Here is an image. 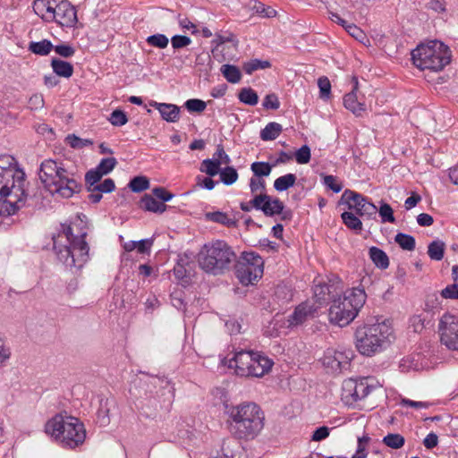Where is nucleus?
Masks as SVG:
<instances>
[{"label": "nucleus", "instance_id": "31", "mask_svg": "<svg viewBox=\"0 0 458 458\" xmlns=\"http://www.w3.org/2000/svg\"><path fill=\"white\" fill-rule=\"evenodd\" d=\"M445 244L440 240L433 241L428 247V254L433 260L439 261L444 258Z\"/></svg>", "mask_w": 458, "mask_h": 458}, {"label": "nucleus", "instance_id": "61", "mask_svg": "<svg viewBox=\"0 0 458 458\" xmlns=\"http://www.w3.org/2000/svg\"><path fill=\"white\" fill-rule=\"evenodd\" d=\"M344 29L352 37H353L354 38L360 42H362L366 38L364 32L354 24L350 23L346 25Z\"/></svg>", "mask_w": 458, "mask_h": 458}, {"label": "nucleus", "instance_id": "27", "mask_svg": "<svg viewBox=\"0 0 458 458\" xmlns=\"http://www.w3.org/2000/svg\"><path fill=\"white\" fill-rule=\"evenodd\" d=\"M51 66L54 72L61 77L70 78L73 73L72 65L66 61L54 58L51 61Z\"/></svg>", "mask_w": 458, "mask_h": 458}, {"label": "nucleus", "instance_id": "8", "mask_svg": "<svg viewBox=\"0 0 458 458\" xmlns=\"http://www.w3.org/2000/svg\"><path fill=\"white\" fill-rule=\"evenodd\" d=\"M274 361L259 352L241 351L228 360V367L243 377H262L272 369Z\"/></svg>", "mask_w": 458, "mask_h": 458}, {"label": "nucleus", "instance_id": "24", "mask_svg": "<svg viewBox=\"0 0 458 458\" xmlns=\"http://www.w3.org/2000/svg\"><path fill=\"white\" fill-rule=\"evenodd\" d=\"M205 218L208 221L217 223L227 227H234L236 225V220L233 217L221 211L208 212L205 214Z\"/></svg>", "mask_w": 458, "mask_h": 458}, {"label": "nucleus", "instance_id": "30", "mask_svg": "<svg viewBox=\"0 0 458 458\" xmlns=\"http://www.w3.org/2000/svg\"><path fill=\"white\" fill-rule=\"evenodd\" d=\"M220 71L228 82L238 83L242 79L241 71L235 65L223 64Z\"/></svg>", "mask_w": 458, "mask_h": 458}, {"label": "nucleus", "instance_id": "32", "mask_svg": "<svg viewBox=\"0 0 458 458\" xmlns=\"http://www.w3.org/2000/svg\"><path fill=\"white\" fill-rule=\"evenodd\" d=\"M421 357L420 354L411 355L403 358L401 360V368L403 370H420L424 368L420 362Z\"/></svg>", "mask_w": 458, "mask_h": 458}, {"label": "nucleus", "instance_id": "47", "mask_svg": "<svg viewBox=\"0 0 458 458\" xmlns=\"http://www.w3.org/2000/svg\"><path fill=\"white\" fill-rule=\"evenodd\" d=\"M108 121L114 126H123L128 122V118L123 111L116 109L111 113Z\"/></svg>", "mask_w": 458, "mask_h": 458}, {"label": "nucleus", "instance_id": "35", "mask_svg": "<svg viewBox=\"0 0 458 458\" xmlns=\"http://www.w3.org/2000/svg\"><path fill=\"white\" fill-rule=\"evenodd\" d=\"M238 97L240 101L246 105L255 106L259 102L258 94L250 88H243L241 89Z\"/></svg>", "mask_w": 458, "mask_h": 458}, {"label": "nucleus", "instance_id": "64", "mask_svg": "<svg viewBox=\"0 0 458 458\" xmlns=\"http://www.w3.org/2000/svg\"><path fill=\"white\" fill-rule=\"evenodd\" d=\"M96 187L102 193H110L114 191L115 184L113 179L107 178L103 182L97 184Z\"/></svg>", "mask_w": 458, "mask_h": 458}, {"label": "nucleus", "instance_id": "10", "mask_svg": "<svg viewBox=\"0 0 458 458\" xmlns=\"http://www.w3.org/2000/svg\"><path fill=\"white\" fill-rule=\"evenodd\" d=\"M380 386V383L372 377L348 378L343 382L341 399L345 405L352 406Z\"/></svg>", "mask_w": 458, "mask_h": 458}, {"label": "nucleus", "instance_id": "53", "mask_svg": "<svg viewBox=\"0 0 458 458\" xmlns=\"http://www.w3.org/2000/svg\"><path fill=\"white\" fill-rule=\"evenodd\" d=\"M318 85L319 88L320 98L324 99H327L330 97L331 93V83L327 77H320L318 81Z\"/></svg>", "mask_w": 458, "mask_h": 458}, {"label": "nucleus", "instance_id": "21", "mask_svg": "<svg viewBox=\"0 0 458 458\" xmlns=\"http://www.w3.org/2000/svg\"><path fill=\"white\" fill-rule=\"evenodd\" d=\"M354 85L351 92L347 93L344 97V106L346 109L351 111L356 116H361L366 111V105L361 102L357 96L358 90V80L357 78L352 79Z\"/></svg>", "mask_w": 458, "mask_h": 458}, {"label": "nucleus", "instance_id": "38", "mask_svg": "<svg viewBox=\"0 0 458 458\" xmlns=\"http://www.w3.org/2000/svg\"><path fill=\"white\" fill-rule=\"evenodd\" d=\"M221 166L213 159H205L201 162L200 171L209 176H215L221 171Z\"/></svg>", "mask_w": 458, "mask_h": 458}, {"label": "nucleus", "instance_id": "1", "mask_svg": "<svg viewBox=\"0 0 458 458\" xmlns=\"http://www.w3.org/2000/svg\"><path fill=\"white\" fill-rule=\"evenodd\" d=\"M44 188L54 197L69 199L81 191V185L60 161L44 160L38 171Z\"/></svg>", "mask_w": 458, "mask_h": 458}, {"label": "nucleus", "instance_id": "45", "mask_svg": "<svg viewBox=\"0 0 458 458\" xmlns=\"http://www.w3.org/2000/svg\"><path fill=\"white\" fill-rule=\"evenodd\" d=\"M383 443L391 448L398 449L404 445V438L400 434H388L383 438Z\"/></svg>", "mask_w": 458, "mask_h": 458}, {"label": "nucleus", "instance_id": "49", "mask_svg": "<svg viewBox=\"0 0 458 458\" xmlns=\"http://www.w3.org/2000/svg\"><path fill=\"white\" fill-rule=\"evenodd\" d=\"M324 185L332 190L334 192L338 193L343 189V184L338 182L337 178L334 175H322Z\"/></svg>", "mask_w": 458, "mask_h": 458}, {"label": "nucleus", "instance_id": "28", "mask_svg": "<svg viewBox=\"0 0 458 458\" xmlns=\"http://www.w3.org/2000/svg\"><path fill=\"white\" fill-rule=\"evenodd\" d=\"M283 131V127L280 123L276 122L268 123L263 130L260 131V138L265 140H276Z\"/></svg>", "mask_w": 458, "mask_h": 458}, {"label": "nucleus", "instance_id": "6", "mask_svg": "<svg viewBox=\"0 0 458 458\" xmlns=\"http://www.w3.org/2000/svg\"><path fill=\"white\" fill-rule=\"evenodd\" d=\"M413 64L421 71L440 72L451 63L449 47L439 40L421 43L411 52Z\"/></svg>", "mask_w": 458, "mask_h": 458}, {"label": "nucleus", "instance_id": "62", "mask_svg": "<svg viewBox=\"0 0 458 458\" xmlns=\"http://www.w3.org/2000/svg\"><path fill=\"white\" fill-rule=\"evenodd\" d=\"M263 106L267 109H278L280 102L275 94L267 95L263 101Z\"/></svg>", "mask_w": 458, "mask_h": 458}, {"label": "nucleus", "instance_id": "26", "mask_svg": "<svg viewBox=\"0 0 458 458\" xmlns=\"http://www.w3.org/2000/svg\"><path fill=\"white\" fill-rule=\"evenodd\" d=\"M372 262L379 268L386 269L389 266V259L385 251L377 247H371L369 250Z\"/></svg>", "mask_w": 458, "mask_h": 458}, {"label": "nucleus", "instance_id": "42", "mask_svg": "<svg viewBox=\"0 0 458 458\" xmlns=\"http://www.w3.org/2000/svg\"><path fill=\"white\" fill-rule=\"evenodd\" d=\"M369 440L370 438L367 435L358 437L357 449L352 458H367V445Z\"/></svg>", "mask_w": 458, "mask_h": 458}, {"label": "nucleus", "instance_id": "12", "mask_svg": "<svg viewBox=\"0 0 458 458\" xmlns=\"http://www.w3.org/2000/svg\"><path fill=\"white\" fill-rule=\"evenodd\" d=\"M263 270L264 261L260 256L254 252H243L236 264L235 275L242 284L249 285L261 278Z\"/></svg>", "mask_w": 458, "mask_h": 458}, {"label": "nucleus", "instance_id": "13", "mask_svg": "<svg viewBox=\"0 0 458 458\" xmlns=\"http://www.w3.org/2000/svg\"><path fill=\"white\" fill-rule=\"evenodd\" d=\"M440 342L448 350L458 352V313L445 312L438 322Z\"/></svg>", "mask_w": 458, "mask_h": 458}, {"label": "nucleus", "instance_id": "59", "mask_svg": "<svg viewBox=\"0 0 458 458\" xmlns=\"http://www.w3.org/2000/svg\"><path fill=\"white\" fill-rule=\"evenodd\" d=\"M54 49L57 55L66 58L72 56L75 53V49L68 44L55 46Z\"/></svg>", "mask_w": 458, "mask_h": 458}, {"label": "nucleus", "instance_id": "36", "mask_svg": "<svg viewBox=\"0 0 458 458\" xmlns=\"http://www.w3.org/2000/svg\"><path fill=\"white\" fill-rule=\"evenodd\" d=\"M395 242L405 250H413L415 248V239L413 236L399 233L395 235Z\"/></svg>", "mask_w": 458, "mask_h": 458}, {"label": "nucleus", "instance_id": "41", "mask_svg": "<svg viewBox=\"0 0 458 458\" xmlns=\"http://www.w3.org/2000/svg\"><path fill=\"white\" fill-rule=\"evenodd\" d=\"M250 169L255 177L261 178L262 176H268L271 173L272 166L265 162H254L250 165Z\"/></svg>", "mask_w": 458, "mask_h": 458}, {"label": "nucleus", "instance_id": "3", "mask_svg": "<svg viewBox=\"0 0 458 458\" xmlns=\"http://www.w3.org/2000/svg\"><path fill=\"white\" fill-rule=\"evenodd\" d=\"M74 225L64 228L57 236L53 237L54 250L58 259L69 268H81L88 260L89 246L85 242L86 232L74 235Z\"/></svg>", "mask_w": 458, "mask_h": 458}, {"label": "nucleus", "instance_id": "11", "mask_svg": "<svg viewBox=\"0 0 458 458\" xmlns=\"http://www.w3.org/2000/svg\"><path fill=\"white\" fill-rule=\"evenodd\" d=\"M329 290L327 285L318 284L314 287L315 303L305 301L298 305L294 311L288 316L284 325L287 328L296 327L304 323L308 318H312L319 309L322 302L328 295Z\"/></svg>", "mask_w": 458, "mask_h": 458}, {"label": "nucleus", "instance_id": "20", "mask_svg": "<svg viewBox=\"0 0 458 458\" xmlns=\"http://www.w3.org/2000/svg\"><path fill=\"white\" fill-rule=\"evenodd\" d=\"M0 173L5 175L7 180L26 187L25 174L22 170L17 168L13 157L10 155L0 156Z\"/></svg>", "mask_w": 458, "mask_h": 458}, {"label": "nucleus", "instance_id": "34", "mask_svg": "<svg viewBox=\"0 0 458 458\" xmlns=\"http://www.w3.org/2000/svg\"><path fill=\"white\" fill-rule=\"evenodd\" d=\"M344 224L350 229L360 232L362 230V223L360 219L352 212H344L341 215Z\"/></svg>", "mask_w": 458, "mask_h": 458}, {"label": "nucleus", "instance_id": "19", "mask_svg": "<svg viewBox=\"0 0 458 458\" xmlns=\"http://www.w3.org/2000/svg\"><path fill=\"white\" fill-rule=\"evenodd\" d=\"M54 21L61 27L72 28L78 21L75 7L68 1L62 0L55 5Z\"/></svg>", "mask_w": 458, "mask_h": 458}, {"label": "nucleus", "instance_id": "2", "mask_svg": "<svg viewBox=\"0 0 458 458\" xmlns=\"http://www.w3.org/2000/svg\"><path fill=\"white\" fill-rule=\"evenodd\" d=\"M229 428L238 438L253 439L264 428L265 415L255 403L227 407Z\"/></svg>", "mask_w": 458, "mask_h": 458}, {"label": "nucleus", "instance_id": "14", "mask_svg": "<svg viewBox=\"0 0 458 458\" xmlns=\"http://www.w3.org/2000/svg\"><path fill=\"white\" fill-rule=\"evenodd\" d=\"M340 204L347 205L349 209H354L357 215L372 219L376 217L377 208L367 198L351 190H345L341 197Z\"/></svg>", "mask_w": 458, "mask_h": 458}, {"label": "nucleus", "instance_id": "56", "mask_svg": "<svg viewBox=\"0 0 458 458\" xmlns=\"http://www.w3.org/2000/svg\"><path fill=\"white\" fill-rule=\"evenodd\" d=\"M400 405L403 407H411L416 410L427 409L429 403L427 402L412 401L408 398H402L400 400Z\"/></svg>", "mask_w": 458, "mask_h": 458}, {"label": "nucleus", "instance_id": "51", "mask_svg": "<svg viewBox=\"0 0 458 458\" xmlns=\"http://www.w3.org/2000/svg\"><path fill=\"white\" fill-rule=\"evenodd\" d=\"M189 112L201 113L206 109V103L203 100L192 98L189 99L184 104Z\"/></svg>", "mask_w": 458, "mask_h": 458}, {"label": "nucleus", "instance_id": "17", "mask_svg": "<svg viewBox=\"0 0 458 458\" xmlns=\"http://www.w3.org/2000/svg\"><path fill=\"white\" fill-rule=\"evenodd\" d=\"M65 426L68 429L58 443L64 447L72 449L82 445L86 438L83 423L76 418V422L65 424Z\"/></svg>", "mask_w": 458, "mask_h": 458}, {"label": "nucleus", "instance_id": "57", "mask_svg": "<svg viewBox=\"0 0 458 458\" xmlns=\"http://www.w3.org/2000/svg\"><path fill=\"white\" fill-rule=\"evenodd\" d=\"M444 299H458V284H448L441 291Z\"/></svg>", "mask_w": 458, "mask_h": 458}, {"label": "nucleus", "instance_id": "50", "mask_svg": "<svg viewBox=\"0 0 458 458\" xmlns=\"http://www.w3.org/2000/svg\"><path fill=\"white\" fill-rule=\"evenodd\" d=\"M266 182L264 179L253 176L250 181V189L255 196L258 194H265Z\"/></svg>", "mask_w": 458, "mask_h": 458}, {"label": "nucleus", "instance_id": "39", "mask_svg": "<svg viewBox=\"0 0 458 458\" xmlns=\"http://www.w3.org/2000/svg\"><path fill=\"white\" fill-rule=\"evenodd\" d=\"M382 223H394V210L387 203L381 202L377 209Z\"/></svg>", "mask_w": 458, "mask_h": 458}, {"label": "nucleus", "instance_id": "60", "mask_svg": "<svg viewBox=\"0 0 458 458\" xmlns=\"http://www.w3.org/2000/svg\"><path fill=\"white\" fill-rule=\"evenodd\" d=\"M171 43L174 48H181L189 46L191 39L187 36L175 35L171 38Z\"/></svg>", "mask_w": 458, "mask_h": 458}, {"label": "nucleus", "instance_id": "25", "mask_svg": "<svg viewBox=\"0 0 458 458\" xmlns=\"http://www.w3.org/2000/svg\"><path fill=\"white\" fill-rule=\"evenodd\" d=\"M140 206L143 209L154 212L163 213L166 209V205L161 201H158L150 195H145L140 200Z\"/></svg>", "mask_w": 458, "mask_h": 458}, {"label": "nucleus", "instance_id": "22", "mask_svg": "<svg viewBox=\"0 0 458 458\" xmlns=\"http://www.w3.org/2000/svg\"><path fill=\"white\" fill-rule=\"evenodd\" d=\"M56 0H35L33 10L46 22H52L55 19Z\"/></svg>", "mask_w": 458, "mask_h": 458}, {"label": "nucleus", "instance_id": "37", "mask_svg": "<svg viewBox=\"0 0 458 458\" xmlns=\"http://www.w3.org/2000/svg\"><path fill=\"white\" fill-rule=\"evenodd\" d=\"M220 179L225 185H232L238 180V173L233 166H226L221 169Z\"/></svg>", "mask_w": 458, "mask_h": 458}, {"label": "nucleus", "instance_id": "4", "mask_svg": "<svg viewBox=\"0 0 458 458\" xmlns=\"http://www.w3.org/2000/svg\"><path fill=\"white\" fill-rule=\"evenodd\" d=\"M393 338V327L389 321L384 320L358 327L355 346L361 355L371 357L386 349Z\"/></svg>", "mask_w": 458, "mask_h": 458}, {"label": "nucleus", "instance_id": "18", "mask_svg": "<svg viewBox=\"0 0 458 458\" xmlns=\"http://www.w3.org/2000/svg\"><path fill=\"white\" fill-rule=\"evenodd\" d=\"M72 422H76L75 417L56 414L45 424V432L53 440L58 443L68 429L65 424H72Z\"/></svg>", "mask_w": 458, "mask_h": 458}, {"label": "nucleus", "instance_id": "54", "mask_svg": "<svg viewBox=\"0 0 458 458\" xmlns=\"http://www.w3.org/2000/svg\"><path fill=\"white\" fill-rule=\"evenodd\" d=\"M103 176L104 174L96 167L86 174L85 182L89 187H93L97 185Z\"/></svg>", "mask_w": 458, "mask_h": 458}, {"label": "nucleus", "instance_id": "33", "mask_svg": "<svg viewBox=\"0 0 458 458\" xmlns=\"http://www.w3.org/2000/svg\"><path fill=\"white\" fill-rule=\"evenodd\" d=\"M296 182V176L293 174H287L280 176L274 182V187L277 191H284L293 186Z\"/></svg>", "mask_w": 458, "mask_h": 458}, {"label": "nucleus", "instance_id": "23", "mask_svg": "<svg viewBox=\"0 0 458 458\" xmlns=\"http://www.w3.org/2000/svg\"><path fill=\"white\" fill-rule=\"evenodd\" d=\"M149 105L157 109L161 117L168 123H176L180 118V107L174 104L151 101Z\"/></svg>", "mask_w": 458, "mask_h": 458}, {"label": "nucleus", "instance_id": "9", "mask_svg": "<svg viewBox=\"0 0 458 458\" xmlns=\"http://www.w3.org/2000/svg\"><path fill=\"white\" fill-rule=\"evenodd\" d=\"M27 198V189L7 180L0 173V216H10L20 209Z\"/></svg>", "mask_w": 458, "mask_h": 458}, {"label": "nucleus", "instance_id": "15", "mask_svg": "<svg viewBox=\"0 0 458 458\" xmlns=\"http://www.w3.org/2000/svg\"><path fill=\"white\" fill-rule=\"evenodd\" d=\"M353 352L350 349L344 347L327 348L321 358L323 366L333 373L341 372L345 369L352 359Z\"/></svg>", "mask_w": 458, "mask_h": 458}, {"label": "nucleus", "instance_id": "40", "mask_svg": "<svg viewBox=\"0 0 458 458\" xmlns=\"http://www.w3.org/2000/svg\"><path fill=\"white\" fill-rule=\"evenodd\" d=\"M65 142L72 148H83L87 146L93 145V141L89 139H81L74 134H69L65 138Z\"/></svg>", "mask_w": 458, "mask_h": 458}, {"label": "nucleus", "instance_id": "16", "mask_svg": "<svg viewBox=\"0 0 458 458\" xmlns=\"http://www.w3.org/2000/svg\"><path fill=\"white\" fill-rule=\"evenodd\" d=\"M251 205L254 208L261 210L267 216H273L283 214V217H290L289 211L284 212V203L277 198L267 194H258L251 199Z\"/></svg>", "mask_w": 458, "mask_h": 458}, {"label": "nucleus", "instance_id": "29", "mask_svg": "<svg viewBox=\"0 0 458 458\" xmlns=\"http://www.w3.org/2000/svg\"><path fill=\"white\" fill-rule=\"evenodd\" d=\"M54 48L51 41L43 39L41 41H32L29 44L28 49L38 55H47Z\"/></svg>", "mask_w": 458, "mask_h": 458}, {"label": "nucleus", "instance_id": "58", "mask_svg": "<svg viewBox=\"0 0 458 458\" xmlns=\"http://www.w3.org/2000/svg\"><path fill=\"white\" fill-rule=\"evenodd\" d=\"M28 106L31 110H39L44 106V98L41 94H34L32 95L28 102Z\"/></svg>", "mask_w": 458, "mask_h": 458}, {"label": "nucleus", "instance_id": "46", "mask_svg": "<svg viewBox=\"0 0 458 458\" xmlns=\"http://www.w3.org/2000/svg\"><path fill=\"white\" fill-rule=\"evenodd\" d=\"M147 43L152 47L158 48H165L167 47L169 40L168 38L164 34H155L148 36L146 39Z\"/></svg>", "mask_w": 458, "mask_h": 458}, {"label": "nucleus", "instance_id": "5", "mask_svg": "<svg viewBox=\"0 0 458 458\" xmlns=\"http://www.w3.org/2000/svg\"><path fill=\"white\" fill-rule=\"evenodd\" d=\"M367 294L362 287H352L335 298L329 308V321L344 327L352 322L364 306Z\"/></svg>", "mask_w": 458, "mask_h": 458}, {"label": "nucleus", "instance_id": "52", "mask_svg": "<svg viewBox=\"0 0 458 458\" xmlns=\"http://www.w3.org/2000/svg\"><path fill=\"white\" fill-rule=\"evenodd\" d=\"M294 157L298 164H308L310 160V148L304 145L294 153Z\"/></svg>", "mask_w": 458, "mask_h": 458}, {"label": "nucleus", "instance_id": "63", "mask_svg": "<svg viewBox=\"0 0 458 458\" xmlns=\"http://www.w3.org/2000/svg\"><path fill=\"white\" fill-rule=\"evenodd\" d=\"M329 434H330L329 428H327L326 426L319 427L313 432L311 440L316 441V442L322 441V440L326 439L329 436Z\"/></svg>", "mask_w": 458, "mask_h": 458}, {"label": "nucleus", "instance_id": "55", "mask_svg": "<svg viewBox=\"0 0 458 458\" xmlns=\"http://www.w3.org/2000/svg\"><path fill=\"white\" fill-rule=\"evenodd\" d=\"M218 165H228L231 161L229 156L225 152L222 146H217L216 151L212 157Z\"/></svg>", "mask_w": 458, "mask_h": 458}, {"label": "nucleus", "instance_id": "43", "mask_svg": "<svg viewBox=\"0 0 458 458\" xmlns=\"http://www.w3.org/2000/svg\"><path fill=\"white\" fill-rule=\"evenodd\" d=\"M134 192H140L149 188V181L145 176H136L129 183Z\"/></svg>", "mask_w": 458, "mask_h": 458}, {"label": "nucleus", "instance_id": "7", "mask_svg": "<svg viewBox=\"0 0 458 458\" xmlns=\"http://www.w3.org/2000/svg\"><path fill=\"white\" fill-rule=\"evenodd\" d=\"M235 259V253L224 241L206 243L199 250L197 260L207 273L219 275L227 270Z\"/></svg>", "mask_w": 458, "mask_h": 458}, {"label": "nucleus", "instance_id": "48", "mask_svg": "<svg viewBox=\"0 0 458 458\" xmlns=\"http://www.w3.org/2000/svg\"><path fill=\"white\" fill-rule=\"evenodd\" d=\"M116 165L117 161L114 157H106L100 161L97 168L102 173V174L106 175L114 170Z\"/></svg>", "mask_w": 458, "mask_h": 458}, {"label": "nucleus", "instance_id": "44", "mask_svg": "<svg viewBox=\"0 0 458 458\" xmlns=\"http://www.w3.org/2000/svg\"><path fill=\"white\" fill-rule=\"evenodd\" d=\"M268 67H270V63L268 61H261L259 59L250 60L243 65V69L248 74H251L254 71L259 69H266Z\"/></svg>", "mask_w": 458, "mask_h": 458}]
</instances>
